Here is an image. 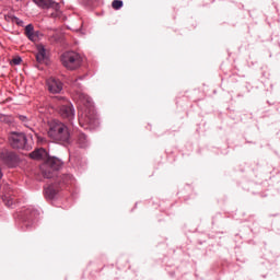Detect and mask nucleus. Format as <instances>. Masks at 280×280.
<instances>
[{"mask_svg":"<svg viewBox=\"0 0 280 280\" xmlns=\"http://www.w3.org/2000/svg\"><path fill=\"white\" fill-rule=\"evenodd\" d=\"M2 200L9 208L12 207L16 201V199L14 197H11V195L9 194L3 195Z\"/></svg>","mask_w":280,"mask_h":280,"instance_id":"4468645a","label":"nucleus"},{"mask_svg":"<svg viewBox=\"0 0 280 280\" xmlns=\"http://www.w3.org/2000/svg\"><path fill=\"white\" fill-rule=\"evenodd\" d=\"M47 86L49 92L52 94L60 93V91L62 90V83L55 78H50L47 80Z\"/></svg>","mask_w":280,"mask_h":280,"instance_id":"1a4fd4ad","label":"nucleus"},{"mask_svg":"<svg viewBox=\"0 0 280 280\" xmlns=\"http://www.w3.org/2000/svg\"><path fill=\"white\" fill-rule=\"evenodd\" d=\"M1 177H2V173H1V170H0V179H1Z\"/></svg>","mask_w":280,"mask_h":280,"instance_id":"412c9836","label":"nucleus"},{"mask_svg":"<svg viewBox=\"0 0 280 280\" xmlns=\"http://www.w3.org/2000/svg\"><path fill=\"white\" fill-rule=\"evenodd\" d=\"M74 98L80 102V104L84 105L86 108L81 114L79 118L80 125L85 129H92L98 126V119L96 117L95 110L92 106L91 98L81 91H77L74 94Z\"/></svg>","mask_w":280,"mask_h":280,"instance_id":"f257e3e1","label":"nucleus"},{"mask_svg":"<svg viewBox=\"0 0 280 280\" xmlns=\"http://www.w3.org/2000/svg\"><path fill=\"white\" fill-rule=\"evenodd\" d=\"M48 136L54 139V141H62V143H68L70 140L68 127L58 120H51L49 122Z\"/></svg>","mask_w":280,"mask_h":280,"instance_id":"7ed1b4c3","label":"nucleus"},{"mask_svg":"<svg viewBox=\"0 0 280 280\" xmlns=\"http://www.w3.org/2000/svg\"><path fill=\"white\" fill-rule=\"evenodd\" d=\"M5 116L0 117L1 120H4Z\"/></svg>","mask_w":280,"mask_h":280,"instance_id":"aec40b11","label":"nucleus"},{"mask_svg":"<svg viewBox=\"0 0 280 280\" xmlns=\"http://www.w3.org/2000/svg\"><path fill=\"white\" fill-rule=\"evenodd\" d=\"M73 178L71 175H61L56 178V182L45 187V198L52 200L67 186L72 185Z\"/></svg>","mask_w":280,"mask_h":280,"instance_id":"f03ea898","label":"nucleus"},{"mask_svg":"<svg viewBox=\"0 0 280 280\" xmlns=\"http://www.w3.org/2000/svg\"><path fill=\"white\" fill-rule=\"evenodd\" d=\"M78 143L81 148H86L88 138L84 133H80L78 138Z\"/></svg>","mask_w":280,"mask_h":280,"instance_id":"2eb2a0df","label":"nucleus"},{"mask_svg":"<svg viewBox=\"0 0 280 280\" xmlns=\"http://www.w3.org/2000/svg\"><path fill=\"white\" fill-rule=\"evenodd\" d=\"M30 156L31 159L38 161L40 159H47L48 154H47V151L44 149H36L35 151L30 153Z\"/></svg>","mask_w":280,"mask_h":280,"instance_id":"9b49d317","label":"nucleus"},{"mask_svg":"<svg viewBox=\"0 0 280 280\" xmlns=\"http://www.w3.org/2000/svg\"><path fill=\"white\" fill-rule=\"evenodd\" d=\"M10 145L16 150H24L26 148V137L24 133L12 132L9 137Z\"/></svg>","mask_w":280,"mask_h":280,"instance_id":"0eeeda50","label":"nucleus"},{"mask_svg":"<svg viewBox=\"0 0 280 280\" xmlns=\"http://www.w3.org/2000/svg\"><path fill=\"white\" fill-rule=\"evenodd\" d=\"M18 118L24 124V126L30 127V119L26 116L19 115Z\"/></svg>","mask_w":280,"mask_h":280,"instance_id":"f3484780","label":"nucleus"},{"mask_svg":"<svg viewBox=\"0 0 280 280\" xmlns=\"http://www.w3.org/2000/svg\"><path fill=\"white\" fill-rule=\"evenodd\" d=\"M122 7H124L122 0H114V2H112V8L114 10H120Z\"/></svg>","mask_w":280,"mask_h":280,"instance_id":"dca6fc26","label":"nucleus"},{"mask_svg":"<svg viewBox=\"0 0 280 280\" xmlns=\"http://www.w3.org/2000/svg\"><path fill=\"white\" fill-rule=\"evenodd\" d=\"M36 138L38 141H43V138H40L39 136H37V133H35Z\"/></svg>","mask_w":280,"mask_h":280,"instance_id":"6ab92c4d","label":"nucleus"},{"mask_svg":"<svg viewBox=\"0 0 280 280\" xmlns=\"http://www.w3.org/2000/svg\"><path fill=\"white\" fill-rule=\"evenodd\" d=\"M36 60L38 63H44L46 60V50L43 46L37 47Z\"/></svg>","mask_w":280,"mask_h":280,"instance_id":"ddd939ff","label":"nucleus"},{"mask_svg":"<svg viewBox=\"0 0 280 280\" xmlns=\"http://www.w3.org/2000/svg\"><path fill=\"white\" fill-rule=\"evenodd\" d=\"M60 167H62L61 160L57 158H47L46 162L42 165V174L44 178L51 179Z\"/></svg>","mask_w":280,"mask_h":280,"instance_id":"20e7f679","label":"nucleus"},{"mask_svg":"<svg viewBox=\"0 0 280 280\" xmlns=\"http://www.w3.org/2000/svg\"><path fill=\"white\" fill-rule=\"evenodd\" d=\"M54 102L56 104V108L63 118H68L69 120L74 118L73 106L68 100L61 96H56Z\"/></svg>","mask_w":280,"mask_h":280,"instance_id":"39448f33","label":"nucleus"},{"mask_svg":"<svg viewBox=\"0 0 280 280\" xmlns=\"http://www.w3.org/2000/svg\"><path fill=\"white\" fill-rule=\"evenodd\" d=\"M25 35L32 42H36L38 38V33L34 32V27L31 24L25 27Z\"/></svg>","mask_w":280,"mask_h":280,"instance_id":"f8f14e48","label":"nucleus"},{"mask_svg":"<svg viewBox=\"0 0 280 280\" xmlns=\"http://www.w3.org/2000/svg\"><path fill=\"white\" fill-rule=\"evenodd\" d=\"M61 62L65 68L73 71L82 66L83 58L74 51H68L61 56Z\"/></svg>","mask_w":280,"mask_h":280,"instance_id":"423d86ee","label":"nucleus"},{"mask_svg":"<svg viewBox=\"0 0 280 280\" xmlns=\"http://www.w3.org/2000/svg\"><path fill=\"white\" fill-rule=\"evenodd\" d=\"M0 159L5 163V165H9V167H14L19 163L18 155L11 151H1Z\"/></svg>","mask_w":280,"mask_h":280,"instance_id":"6e6552de","label":"nucleus"},{"mask_svg":"<svg viewBox=\"0 0 280 280\" xmlns=\"http://www.w3.org/2000/svg\"><path fill=\"white\" fill-rule=\"evenodd\" d=\"M21 61H22L21 58H14V59L12 60V62H13L14 65H20Z\"/></svg>","mask_w":280,"mask_h":280,"instance_id":"a211bd4d","label":"nucleus"},{"mask_svg":"<svg viewBox=\"0 0 280 280\" xmlns=\"http://www.w3.org/2000/svg\"><path fill=\"white\" fill-rule=\"evenodd\" d=\"M39 8L43 9H54L58 11L60 5L58 2H54V0H33Z\"/></svg>","mask_w":280,"mask_h":280,"instance_id":"9d476101","label":"nucleus"},{"mask_svg":"<svg viewBox=\"0 0 280 280\" xmlns=\"http://www.w3.org/2000/svg\"><path fill=\"white\" fill-rule=\"evenodd\" d=\"M33 215H35V212H32Z\"/></svg>","mask_w":280,"mask_h":280,"instance_id":"4be33fe9","label":"nucleus"}]
</instances>
